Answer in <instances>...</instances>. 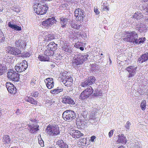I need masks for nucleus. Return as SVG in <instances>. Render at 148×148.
I'll return each instance as SVG.
<instances>
[{"label":"nucleus","mask_w":148,"mask_h":148,"mask_svg":"<svg viewBox=\"0 0 148 148\" xmlns=\"http://www.w3.org/2000/svg\"><path fill=\"white\" fill-rule=\"evenodd\" d=\"M88 54L83 55L81 54L75 55L72 61L73 66L75 69H77L88 59Z\"/></svg>","instance_id":"nucleus-1"},{"label":"nucleus","mask_w":148,"mask_h":148,"mask_svg":"<svg viewBox=\"0 0 148 148\" xmlns=\"http://www.w3.org/2000/svg\"><path fill=\"white\" fill-rule=\"evenodd\" d=\"M33 7L36 13L41 15L46 14L48 9L47 5L40 3L38 0H36L34 2Z\"/></svg>","instance_id":"nucleus-2"},{"label":"nucleus","mask_w":148,"mask_h":148,"mask_svg":"<svg viewBox=\"0 0 148 148\" xmlns=\"http://www.w3.org/2000/svg\"><path fill=\"white\" fill-rule=\"evenodd\" d=\"M124 37L123 38V40L132 42L134 44L137 43V39L138 38V34L135 32H133L130 33H127L125 34Z\"/></svg>","instance_id":"nucleus-3"},{"label":"nucleus","mask_w":148,"mask_h":148,"mask_svg":"<svg viewBox=\"0 0 148 148\" xmlns=\"http://www.w3.org/2000/svg\"><path fill=\"white\" fill-rule=\"evenodd\" d=\"M46 132L50 135L55 136L60 134L59 128L58 125H49L47 127Z\"/></svg>","instance_id":"nucleus-4"},{"label":"nucleus","mask_w":148,"mask_h":148,"mask_svg":"<svg viewBox=\"0 0 148 148\" xmlns=\"http://www.w3.org/2000/svg\"><path fill=\"white\" fill-rule=\"evenodd\" d=\"M62 117L65 121L70 122L76 118L75 113L71 110H66L63 113Z\"/></svg>","instance_id":"nucleus-5"},{"label":"nucleus","mask_w":148,"mask_h":148,"mask_svg":"<svg viewBox=\"0 0 148 148\" xmlns=\"http://www.w3.org/2000/svg\"><path fill=\"white\" fill-rule=\"evenodd\" d=\"M8 77L13 81L18 82L19 79V75L13 70H9L7 72Z\"/></svg>","instance_id":"nucleus-6"},{"label":"nucleus","mask_w":148,"mask_h":148,"mask_svg":"<svg viewBox=\"0 0 148 148\" xmlns=\"http://www.w3.org/2000/svg\"><path fill=\"white\" fill-rule=\"evenodd\" d=\"M93 92V90L92 87L89 86L81 93L79 97V99L82 100L85 99L91 95Z\"/></svg>","instance_id":"nucleus-7"},{"label":"nucleus","mask_w":148,"mask_h":148,"mask_svg":"<svg viewBox=\"0 0 148 148\" xmlns=\"http://www.w3.org/2000/svg\"><path fill=\"white\" fill-rule=\"evenodd\" d=\"M27 62L25 60H23L22 62L17 63L15 66V69L18 72H21L24 71L27 68Z\"/></svg>","instance_id":"nucleus-8"},{"label":"nucleus","mask_w":148,"mask_h":148,"mask_svg":"<svg viewBox=\"0 0 148 148\" xmlns=\"http://www.w3.org/2000/svg\"><path fill=\"white\" fill-rule=\"evenodd\" d=\"M74 13L76 20L81 21H83L84 16L83 10L80 8H78L75 10Z\"/></svg>","instance_id":"nucleus-9"},{"label":"nucleus","mask_w":148,"mask_h":148,"mask_svg":"<svg viewBox=\"0 0 148 148\" xmlns=\"http://www.w3.org/2000/svg\"><path fill=\"white\" fill-rule=\"evenodd\" d=\"M95 78L93 76H90L88 78L85 79L81 84V86L83 87H86L88 85H92L94 84L95 82Z\"/></svg>","instance_id":"nucleus-10"},{"label":"nucleus","mask_w":148,"mask_h":148,"mask_svg":"<svg viewBox=\"0 0 148 148\" xmlns=\"http://www.w3.org/2000/svg\"><path fill=\"white\" fill-rule=\"evenodd\" d=\"M61 78L63 83L65 86H69L72 85L73 80L71 77L66 76L64 74L62 75Z\"/></svg>","instance_id":"nucleus-11"},{"label":"nucleus","mask_w":148,"mask_h":148,"mask_svg":"<svg viewBox=\"0 0 148 148\" xmlns=\"http://www.w3.org/2000/svg\"><path fill=\"white\" fill-rule=\"evenodd\" d=\"M35 124L32 125H29L28 124L25 125L23 123H21V126L22 127H27V128L28 130L32 133H34L38 130L39 126L38 125L36 122L35 121Z\"/></svg>","instance_id":"nucleus-12"},{"label":"nucleus","mask_w":148,"mask_h":148,"mask_svg":"<svg viewBox=\"0 0 148 148\" xmlns=\"http://www.w3.org/2000/svg\"><path fill=\"white\" fill-rule=\"evenodd\" d=\"M56 22V20L55 18L53 17L44 21L41 24L43 26L48 27H51Z\"/></svg>","instance_id":"nucleus-13"},{"label":"nucleus","mask_w":148,"mask_h":148,"mask_svg":"<svg viewBox=\"0 0 148 148\" xmlns=\"http://www.w3.org/2000/svg\"><path fill=\"white\" fill-rule=\"evenodd\" d=\"M6 86L8 91L10 93L15 94L16 93L17 89L12 84L7 82L6 84Z\"/></svg>","instance_id":"nucleus-14"},{"label":"nucleus","mask_w":148,"mask_h":148,"mask_svg":"<svg viewBox=\"0 0 148 148\" xmlns=\"http://www.w3.org/2000/svg\"><path fill=\"white\" fill-rule=\"evenodd\" d=\"M62 102L63 103L65 104L74 105L75 103L74 101L69 96L66 95L62 98Z\"/></svg>","instance_id":"nucleus-15"},{"label":"nucleus","mask_w":148,"mask_h":148,"mask_svg":"<svg viewBox=\"0 0 148 148\" xmlns=\"http://www.w3.org/2000/svg\"><path fill=\"white\" fill-rule=\"evenodd\" d=\"M62 51L65 54L69 55H72L73 51L72 48L66 44H64L62 47Z\"/></svg>","instance_id":"nucleus-16"},{"label":"nucleus","mask_w":148,"mask_h":148,"mask_svg":"<svg viewBox=\"0 0 148 148\" xmlns=\"http://www.w3.org/2000/svg\"><path fill=\"white\" fill-rule=\"evenodd\" d=\"M8 49L9 53L14 55H17L21 53V51L17 48L9 47Z\"/></svg>","instance_id":"nucleus-17"},{"label":"nucleus","mask_w":148,"mask_h":148,"mask_svg":"<svg viewBox=\"0 0 148 148\" xmlns=\"http://www.w3.org/2000/svg\"><path fill=\"white\" fill-rule=\"evenodd\" d=\"M47 87L49 89L53 88L54 85V82L52 78H48L45 80Z\"/></svg>","instance_id":"nucleus-18"},{"label":"nucleus","mask_w":148,"mask_h":148,"mask_svg":"<svg viewBox=\"0 0 148 148\" xmlns=\"http://www.w3.org/2000/svg\"><path fill=\"white\" fill-rule=\"evenodd\" d=\"M16 46L20 48H24L26 45V43L24 40L21 39H19L15 42Z\"/></svg>","instance_id":"nucleus-19"},{"label":"nucleus","mask_w":148,"mask_h":148,"mask_svg":"<svg viewBox=\"0 0 148 148\" xmlns=\"http://www.w3.org/2000/svg\"><path fill=\"white\" fill-rule=\"evenodd\" d=\"M136 67L134 68L132 66H129L127 68V71L129 73V75L128 76L129 77L134 76L136 73Z\"/></svg>","instance_id":"nucleus-20"},{"label":"nucleus","mask_w":148,"mask_h":148,"mask_svg":"<svg viewBox=\"0 0 148 148\" xmlns=\"http://www.w3.org/2000/svg\"><path fill=\"white\" fill-rule=\"evenodd\" d=\"M9 27L12 29L16 31H19L21 30V27L17 25L14 24V23L12 21L10 22L8 24Z\"/></svg>","instance_id":"nucleus-21"},{"label":"nucleus","mask_w":148,"mask_h":148,"mask_svg":"<svg viewBox=\"0 0 148 148\" xmlns=\"http://www.w3.org/2000/svg\"><path fill=\"white\" fill-rule=\"evenodd\" d=\"M70 134L73 138H79L81 136H83V134L81 133V132L77 130H74L71 132Z\"/></svg>","instance_id":"nucleus-22"},{"label":"nucleus","mask_w":148,"mask_h":148,"mask_svg":"<svg viewBox=\"0 0 148 148\" xmlns=\"http://www.w3.org/2000/svg\"><path fill=\"white\" fill-rule=\"evenodd\" d=\"M85 45V43L81 42H78L75 43L74 46L77 48L79 49L80 50L83 51L84 49Z\"/></svg>","instance_id":"nucleus-23"},{"label":"nucleus","mask_w":148,"mask_h":148,"mask_svg":"<svg viewBox=\"0 0 148 148\" xmlns=\"http://www.w3.org/2000/svg\"><path fill=\"white\" fill-rule=\"evenodd\" d=\"M56 144L60 148H68V145L62 140H58Z\"/></svg>","instance_id":"nucleus-24"},{"label":"nucleus","mask_w":148,"mask_h":148,"mask_svg":"<svg viewBox=\"0 0 148 148\" xmlns=\"http://www.w3.org/2000/svg\"><path fill=\"white\" fill-rule=\"evenodd\" d=\"M148 59V53H146L142 55L138 59V61L140 63H142L143 62L147 61Z\"/></svg>","instance_id":"nucleus-25"},{"label":"nucleus","mask_w":148,"mask_h":148,"mask_svg":"<svg viewBox=\"0 0 148 148\" xmlns=\"http://www.w3.org/2000/svg\"><path fill=\"white\" fill-rule=\"evenodd\" d=\"M38 59L41 61L46 62L50 61V58L49 57L44 54V55H39L38 57Z\"/></svg>","instance_id":"nucleus-26"},{"label":"nucleus","mask_w":148,"mask_h":148,"mask_svg":"<svg viewBox=\"0 0 148 148\" xmlns=\"http://www.w3.org/2000/svg\"><path fill=\"white\" fill-rule=\"evenodd\" d=\"M57 47V44H55L54 42H50L47 46V48L52 50L54 51L56 50Z\"/></svg>","instance_id":"nucleus-27"},{"label":"nucleus","mask_w":148,"mask_h":148,"mask_svg":"<svg viewBox=\"0 0 148 148\" xmlns=\"http://www.w3.org/2000/svg\"><path fill=\"white\" fill-rule=\"evenodd\" d=\"M59 20L61 27L62 28H65L68 22V19L62 17L60 18Z\"/></svg>","instance_id":"nucleus-28"},{"label":"nucleus","mask_w":148,"mask_h":148,"mask_svg":"<svg viewBox=\"0 0 148 148\" xmlns=\"http://www.w3.org/2000/svg\"><path fill=\"white\" fill-rule=\"evenodd\" d=\"M78 32H75L72 30L69 32V37L70 38L73 39H76L79 37Z\"/></svg>","instance_id":"nucleus-29"},{"label":"nucleus","mask_w":148,"mask_h":148,"mask_svg":"<svg viewBox=\"0 0 148 148\" xmlns=\"http://www.w3.org/2000/svg\"><path fill=\"white\" fill-rule=\"evenodd\" d=\"M116 142L118 143H121L122 144H126L127 142L126 137L124 136L123 134L119 135V138Z\"/></svg>","instance_id":"nucleus-30"},{"label":"nucleus","mask_w":148,"mask_h":148,"mask_svg":"<svg viewBox=\"0 0 148 148\" xmlns=\"http://www.w3.org/2000/svg\"><path fill=\"white\" fill-rule=\"evenodd\" d=\"M87 140L86 138H83L80 140L78 143V144L81 146L82 147H86L87 145L89 144L87 143ZM88 143H89V141H88Z\"/></svg>","instance_id":"nucleus-31"},{"label":"nucleus","mask_w":148,"mask_h":148,"mask_svg":"<svg viewBox=\"0 0 148 148\" xmlns=\"http://www.w3.org/2000/svg\"><path fill=\"white\" fill-rule=\"evenodd\" d=\"M25 99L28 102H29L32 104L36 105L38 104L37 101L31 97H26Z\"/></svg>","instance_id":"nucleus-32"},{"label":"nucleus","mask_w":148,"mask_h":148,"mask_svg":"<svg viewBox=\"0 0 148 148\" xmlns=\"http://www.w3.org/2000/svg\"><path fill=\"white\" fill-rule=\"evenodd\" d=\"M7 68L6 66L3 64H0V75H3L7 71Z\"/></svg>","instance_id":"nucleus-33"},{"label":"nucleus","mask_w":148,"mask_h":148,"mask_svg":"<svg viewBox=\"0 0 148 148\" xmlns=\"http://www.w3.org/2000/svg\"><path fill=\"white\" fill-rule=\"evenodd\" d=\"M11 140L8 135H5L3 137V142L5 144H8L10 143Z\"/></svg>","instance_id":"nucleus-34"},{"label":"nucleus","mask_w":148,"mask_h":148,"mask_svg":"<svg viewBox=\"0 0 148 148\" xmlns=\"http://www.w3.org/2000/svg\"><path fill=\"white\" fill-rule=\"evenodd\" d=\"M44 53L45 54L49 56L50 57L53 55L54 51L52 50L47 48V49L44 51Z\"/></svg>","instance_id":"nucleus-35"},{"label":"nucleus","mask_w":148,"mask_h":148,"mask_svg":"<svg viewBox=\"0 0 148 148\" xmlns=\"http://www.w3.org/2000/svg\"><path fill=\"white\" fill-rule=\"evenodd\" d=\"M63 90V88L58 87L56 89L53 90H51L50 92L53 94L56 95L59 93L60 92H62Z\"/></svg>","instance_id":"nucleus-36"},{"label":"nucleus","mask_w":148,"mask_h":148,"mask_svg":"<svg viewBox=\"0 0 148 148\" xmlns=\"http://www.w3.org/2000/svg\"><path fill=\"white\" fill-rule=\"evenodd\" d=\"M99 66L97 65L92 64L91 65V71L92 72L96 73L99 70Z\"/></svg>","instance_id":"nucleus-37"},{"label":"nucleus","mask_w":148,"mask_h":148,"mask_svg":"<svg viewBox=\"0 0 148 148\" xmlns=\"http://www.w3.org/2000/svg\"><path fill=\"white\" fill-rule=\"evenodd\" d=\"M71 25L72 27L76 29H79L80 28V25L77 24L75 21H72L71 23Z\"/></svg>","instance_id":"nucleus-38"},{"label":"nucleus","mask_w":148,"mask_h":148,"mask_svg":"<svg viewBox=\"0 0 148 148\" xmlns=\"http://www.w3.org/2000/svg\"><path fill=\"white\" fill-rule=\"evenodd\" d=\"M21 127H22L21 124H18L15 125L13 123H11L10 124V127L12 130L16 129L17 127L20 128Z\"/></svg>","instance_id":"nucleus-39"},{"label":"nucleus","mask_w":148,"mask_h":148,"mask_svg":"<svg viewBox=\"0 0 148 148\" xmlns=\"http://www.w3.org/2000/svg\"><path fill=\"white\" fill-rule=\"evenodd\" d=\"M146 39L145 37H142L138 39H137V43H136L135 44H140L141 43H143L146 40Z\"/></svg>","instance_id":"nucleus-40"},{"label":"nucleus","mask_w":148,"mask_h":148,"mask_svg":"<svg viewBox=\"0 0 148 148\" xmlns=\"http://www.w3.org/2000/svg\"><path fill=\"white\" fill-rule=\"evenodd\" d=\"M102 95V93L101 91L97 90L95 91L93 93V95L96 97H99Z\"/></svg>","instance_id":"nucleus-41"},{"label":"nucleus","mask_w":148,"mask_h":148,"mask_svg":"<svg viewBox=\"0 0 148 148\" xmlns=\"http://www.w3.org/2000/svg\"><path fill=\"white\" fill-rule=\"evenodd\" d=\"M146 101L144 100L142 101L140 104V107L143 110H144L146 108Z\"/></svg>","instance_id":"nucleus-42"},{"label":"nucleus","mask_w":148,"mask_h":148,"mask_svg":"<svg viewBox=\"0 0 148 148\" xmlns=\"http://www.w3.org/2000/svg\"><path fill=\"white\" fill-rule=\"evenodd\" d=\"M96 112V111H95V112L93 111V112H91V113H90L89 116V119H91L94 120L96 119V117L95 116V115Z\"/></svg>","instance_id":"nucleus-43"},{"label":"nucleus","mask_w":148,"mask_h":148,"mask_svg":"<svg viewBox=\"0 0 148 148\" xmlns=\"http://www.w3.org/2000/svg\"><path fill=\"white\" fill-rule=\"evenodd\" d=\"M38 79L36 77H34L31 80L30 84L32 86H33L36 84Z\"/></svg>","instance_id":"nucleus-44"},{"label":"nucleus","mask_w":148,"mask_h":148,"mask_svg":"<svg viewBox=\"0 0 148 148\" xmlns=\"http://www.w3.org/2000/svg\"><path fill=\"white\" fill-rule=\"evenodd\" d=\"M5 36L3 33L0 29V42H3L4 40Z\"/></svg>","instance_id":"nucleus-45"},{"label":"nucleus","mask_w":148,"mask_h":148,"mask_svg":"<svg viewBox=\"0 0 148 148\" xmlns=\"http://www.w3.org/2000/svg\"><path fill=\"white\" fill-rule=\"evenodd\" d=\"M141 16V14L139 12H136L134 15L133 16V17L137 19L140 18V17Z\"/></svg>","instance_id":"nucleus-46"},{"label":"nucleus","mask_w":148,"mask_h":148,"mask_svg":"<svg viewBox=\"0 0 148 148\" xmlns=\"http://www.w3.org/2000/svg\"><path fill=\"white\" fill-rule=\"evenodd\" d=\"M78 36H79V38L80 37H81L82 38H85L86 37V34L85 32H82L81 33L80 32H78Z\"/></svg>","instance_id":"nucleus-47"},{"label":"nucleus","mask_w":148,"mask_h":148,"mask_svg":"<svg viewBox=\"0 0 148 148\" xmlns=\"http://www.w3.org/2000/svg\"><path fill=\"white\" fill-rule=\"evenodd\" d=\"M39 94V92L38 91H33L31 94V96L35 97H38Z\"/></svg>","instance_id":"nucleus-48"},{"label":"nucleus","mask_w":148,"mask_h":148,"mask_svg":"<svg viewBox=\"0 0 148 148\" xmlns=\"http://www.w3.org/2000/svg\"><path fill=\"white\" fill-rule=\"evenodd\" d=\"M30 56V53L29 52L24 53L21 54V56L23 57H29Z\"/></svg>","instance_id":"nucleus-49"},{"label":"nucleus","mask_w":148,"mask_h":148,"mask_svg":"<svg viewBox=\"0 0 148 148\" xmlns=\"http://www.w3.org/2000/svg\"><path fill=\"white\" fill-rule=\"evenodd\" d=\"M38 143L39 144L41 147L44 146V142L42 140L41 138H38Z\"/></svg>","instance_id":"nucleus-50"},{"label":"nucleus","mask_w":148,"mask_h":148,"mask_svg":"<svg viewBox=\"0 0 148 148\" xmlns=\"http://www.w3.org/2000/svg\"><path fill=\"white\" fill-rule=\"evenodd\" d=\"M48 39L47 40H48V41H51L54 38V36L53 34H49L48 35Z\"/></svg>","instance_id":"nucleus-51"},{"label":"nucleus","mask_w":148,"mask_h":148,"mask_svg":"<svg viewBox=\"0 0 148 148\" xmlns=\"http://www.w3.org/2000/svg\"><path fill=\"white\" fill-rule=\"evenodd\" d=\"M131 125V123L129 121H127L125 125V127L127 129L129 130Z\"/></svg>","instance_id":"nucleus-52"},{"label":"nucleus","mask_w":148,"mask_h":148,"mask_svg":"<svg viewBox=\"0 0 148 148\" xmlns=\"http://www.w3.org/2000/svg\"><path fill=\"white\" fill-rule=\"evenodd\" d=\"M114 130H111L110 131V132H109L108 136H109V137L110 138L112 136V135L113 134V132H114Z\"/></svg>","instance_id":"nucleus-53"},{"label":"nucleus","mask_w":148,"mask_h":148,"mask_svg":"<svg viewBox=\"0 0 148 148\" xmlns=\"http://www.w3.org/2000/svg\"><path fill=\"white\" fill-rule=\"evenodd\" d=\"M101 8L103 9V10H109V8L107 7V6L105 5H103L101 6Z\"/></svg>","instance_id":"nucleus-54"},{"label":"nucleus","mask_w":148,"mask_h":148,"mask_svg":"<svg viewBox=\"0 0 148 148\" xmlns=\"http://www.w3.org/2000/svg\"><path fill=\"white\" fill-rule=\"evenodd\" d=\"M145 29V27H140L139 29V32H143L144 31Z\"/></svg>","instance_id":"nucleus-55"},{"label":"nucleus","mask_w":148,"mask_h":148,"mask_svg":"<svg viewBox=\"0 0 148 148\" xmlns=\"http://www.w3.org/2000/svg\"><path fill=\"white\" fill-rule=\"evenodd\" d=\"M15 114L17 116H19L21 114V112L18 109H17L15 112Z\"/></svg>","instance_id":"nucleus-56"},{"label":"nucleus","mask_w":148,"mask_h":148,"mask_svg":"<svg viewBox=\"0 0 148 148\" xmlns=\"http://www.w3.org/2000/svg\"><path fill=\"white\" fill-rule=\"evenodd\" d=\"M145 11V14L148 15V6L143 9Z\"/></svg>","instance_id":"nucleus-57"},{"label":"nucleus","mask_w":148,"mask_h":148,"mask_svg":"<svg viewBox=\"0 0 148 148\" xmlns=\"http://www.w3.org/2000/svg\"><path fill=\"white\" fill-rule=\"evenodd\" d=\"M96 138V136H92L90 138V140L91 142H93L94 141L95 139Z\"/></svg>","instance_id":"nucleus-58"},{"label":"nucleus","mask_w":148,"mask_h":148,"mask_svg":"<svg viewBox=\"0 0 148 148\" xmlns=\"http://www.w3.org/2000/svg\"><path fill=\"white\" fill-rule=\"evenodd\" d=\"M108 64H109V65H111L112 64V61L110 59V57H109L108 61L107 62Z\"/></svg>","instance_id":"nucleus-59"},{"label":"nucleus","mask_w":148,"mask_h":148,"mask_svg":"<svg viewBox=\"0 0 148 148\" xmlns=\"http://www.w3.org/2000/svg\"><path fill=\"white\" fill-rule=\"evenodd\" d=\"M47 39H48V35H47L44 37V41L45 42H48V40H47Z\"/></svg>","instance_id":"nucleus-60"},{"label":"nucleus","mask_w":148,"mask_h":148,"mask_svg":"<svg viewBox=\"0 0 148 148\" xmlns=\"http://www.w3.org/2000/svg\"><path fill=\"white\" fill-rule=\"evenodd\" d=\"M80 120V124H81V125H85V122L84 121V120Z\"/></svg>","instance_id":"nucleus-61"},{"label":"nucleus","mask_w":148,"mask_h":148,"mask_svg":"<svg viewBox=\"0 0 148 148\" xmlns=\"http://www.w3.org/2000/svg\"><path fill=\"white\" fill-rule=\"evenodd\" d=\"M94 12L97 14L99 13V12L97 9H94Z\"/></svg>","instance_id":"nucleus-62"},{"label":"nucleus","mask_w":148,"mask_h":148,"mask_svg":"<svg viewBox=\"0 0 148 148\" xmlns=\"http://www.w3.org/2000/svg\"><path fill=\"white\" fill-rule=\"evenodd\" d=\"M54 103V101L51 100L49 103V105L51 106Z\"/></svg>","instance_id":"nucleus-63"},{"label":"nucleus","mask_w":148,"mask_h":148,"mask_svg":"<svg viewBox=\"0 0 148 148\" xmlns=\"http://www.w3.org/2000/svg\"><path fill=\"white\" fill-rule=\"evenodd\" d=\"M134 148H140L139 146L138 145H135Z\"/></svg>","instance_id":"nucleus-64"}]
</instances>
